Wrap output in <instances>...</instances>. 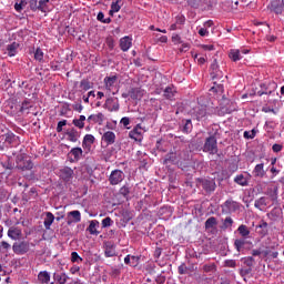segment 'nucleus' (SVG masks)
I'll list each match as a JSON object with an SVG mask.
<instances>
[{"label": "nucleus", "mask_w": 284, "mask_h": 284, "mask_svg": "<svg viewBox=\"0 0 284 284\" xmlns=\"http://www.w3.org/2000/svg\"><path fill=\"white\" fill-rule=\"evenodd\" d=\"M67 136L68 140L71 141V143H77V141H79V131L72 128L69 131H67Z\"/></svg>", "instance_id": "nucleus-34"}, {"label": "nucleus", "mask_w": 284, "mask_h": 284, "mask_svg": "<svg viewBox=\"0 0 284 284\" xmlns=\"http://www.w3.org/2000/svg\"><path fill=\"white\" fill-rule=\"evenodd\" d=\"M20 48L18 42H12L11 44L7 45L8 57H17V52Z\"/></svg>", "instance_id": "nucleus-30"}, {"label": "nucleus", "mask_w": 284, "mask_h": 284, "mask_svg": "<svg viewBox=\"0 0 284 284\" xmlns=\"http://www.w3.org/2000/svg\"><path fill=\"white\" fill-rule=\"evenodd\" d=\"M34 59L36 61H43V51L41 50V48H38L36 51H34Z\"/></svg>", "instance_id": "nucleus-59"}, {"label": "nucleus", "mask_w": 284, "mask_h": 284, "mask_svg": "<svg viewBox=\"0 0 284 284\" xmlns=\"http://www.w3.org/2000/svg\"><path fill=\"white\" fill-rule=\"evenodd\" d=\"M120 48L122 52H128L132 48V39L128 36L120 39Z\"/></svg>", "instance_id": "nucleus-23"}, {"label": "nucleus", "mask_w": 284, "mask_h": 284, "mask_svg": "<svg viewBox=\"0 0 284 284\" xmlns=\"http://www.w3.org/2000/svg\"><path fill=\"white\" fill-rule=\"evenodd\" d=\"M203 272L210 273V272H216V264H204L203 265Z\"/></svg>", "instance_id": "nucleus-54"}, {"label": "nucleus", "mask_w": 284, "mask_h": 284, "mask_svg": "<svg viewBox=\"0 0 284 284\" xmlns=\"http://www.w3.org/2000/svg\"><path fill=\"white\" fill-rule=\"evenodd\" d=\"M229 57L234 62L241 61V51L232 49L229 53Z\"/></svg>", "instance_id": "nucleus-48"}, {"label": "nucleus", "mask_w": 284, "mask_h": 284, "mask_svg": "<svg viewBox=\"0 0 284 284\" xmlns=\"http://www.w3.org/2000/svg\"><path fill=\"white\" fill-rule=\"evenodd\" d=\"M265 164L260 163L257 165H255L254 170H253V174L255 176V179H263L266 174L265 172Z\"/></svg>", "instance_id": "nucleus-28"}, {"label": "nucleus", "mask_w": 284, "mask_h": 284, "mask_svg": "<svg viewBox=\"0 0 284 284\" xmlns=\"http://www.w3.org/2000/svg\"><path fill=\"white\" fill-rule=\"evenodd\" d=\"M38 281L41 284H49L50 283V273L48 271H41L38 274Z\"/></svg>", "instance_id": "nucleus-36"}, {"label": "nucleus", "mask_w": 284, "mask_h": 284, "mask_svg": "<svg viewBox=\"0 0 284 284\" xmlns=\"http://www.w3.org/2000/svg\"><path fill=\"white\" fill-rule=\"evenodd\" d=\"M102 141H104L106 145H114V143L116 142V134H114V132L112 131H106L102 135Z\"/></svg>", "instance_id": "nucleus-22"}, {"label": "nucleus", "mask_w": 284, "mask_h": 284, "mask_svg": "<svg viewBox=\"0 0 284 284\" xmlns=\"http://www.w3.org/2000/svg\"><path fill=\"white\" fill-rule=\"evenodd\" d=\"M121 270H123V264L119 266H111L110 276H112L113 278H119V276H121Z\"/></svg>", "instance_id": "nucleus-41"}, {"label": "nucleus", "mask_w": 284, "mask_h": 284, "mask_svg": "<svg viewBox=\"0 0 284 284\" xmlns=\"http://www.w3.org/2000/svg\"><path fill=\"white\" fill-rule=\"evenodd\" d=\"M72 223H81L80 211H71L68 213L67 225H72Z\"/></svg>", "instance_id": "nucleus-18"}, {"label": "nucleus", "mask_w": 284, "mask_h": 284, "mask_svg": "<svg viewBox=\"0 0 284 284\" xmlns=\"http://www.w3.org/2000/svg\"><path fill=\"white\" fill-rule=\"evenodd\" d=\"M72 109H70V103L64 102L60 112L61 116H65L69 112H71Z\"/></svg>", "instance_id": "nucleus-56"}, {"label": "nucleus", "mask_w": 284, "mask_h": 284, "mask_svg": "<svg viewBox=\"0 0 284 284\" xmlns=\"http://www.w3.org/2000/svg\"><path fill=\"white\" fill-rule=\"evenodd\" d=\"M202 150L203 152H206L212 155L219 154V143L216 142V136L211 135L206 138Z\"/></svg>", "instance_id": "nucleus-3"}, {"label": "nucleus", "mask_w": 284, "mask_h": 284, "mask_svg": "<svg viewBox=\"0 0 284 284\" xmlns=\"http://www.w3.org/2000/svg\"><path fill=\"white\" fill-rule=\"evenodd\" d=\"M129 94L133 101H141L143 99V90L141 88H132Z\"/></svg>", "instance_id": "nucleus-24"}, {"label": "nucleus", "mask_w": 284, "mask_h": 284, "mask_svg": "<svg viewBox=\"0 0 284 284\" xmlns=\"http://www.w3.org/2000/svg\"><path fill=\"white\" fill-rule=\"evenodd\" d=\"M217 225L219 220H216V217L214 216L209 217L204 223L205 230H214V227H216Z\"/></svg>", "instance_id": "nucleus-35"}, {"label": "nucleus", "mask_w": 284, "mask_h": 284, "mask_svg": "<svg viewBox=\"0 0 284 284\" xmlns=\"http://www.w3.org/2000/svg\"><path fill=\"white\" fill-rule=\"evenodd\" d=\"M45 216L47 217L44 219L43 224H44L45 230H50V227L54 223V214H52V212H47Z\"/></svg>", "instance_id": "nucleus-37"}, {"label": "nucleus", "mask_w": 284, "mask_h": 284, "mask_svg": "<svg viewBox=\"0 0 284 284\" xmlns=\"http://www.w3.org/2000/svg\"><path fill=\"white\" fill-rule=\"evenodd\" d=\"M221 207L223 214H233L234 212H239V210H241V203L229 199L221 205Z\"/></svg>", "instance_id": "nucleus-4"}, {"label": "nucleus", "mask_w": 284, "mask_h": 284, "mask_svg": "<svg viewBox=\"0 0 284 284\" xmlns=\"http://www.w3.org/2000/svg\"><path fill=\"white\" fill-rule=\"evenodd\" d=\"M81 156H83V149H81V148H73L68 153V159H69L70 163H77V161H79V159H81Z\"/></svg>", "instance_id": "nucleus-10"}, {"label": "nucleus", "mask_w": 284, "mask_h": 284, "mask_svg": "<svg viewBox=\"0 0 284 284\" xmlns=\"http://www.w3.org/2000/svg\"><path fill=\"white\" fill-rule=\"evenodd\" d=\"M99 227V221L97 220H91L90 224L87 229V232H89L90 234H92L93 236H99V234H101V232H99L97 229Z\"/></svg>", "instance_id": "nucleus-27"}, {"label": "nucleus", "mask_w": 284, "mask_h": 284, "mask_svg": "<svg viewBox=\"0 0 284 284\" xmlns=\"http://www.w3.org/2000/svg\"><path fill=\"white\" fill-rule=\"evenodd\" d=\"M17 168L18 170H22V172H26V170H32L34 168V164L32 163V160H26L23 158L17 159Z\"/></svg>", "instance_id": "nucleus-11"}, {"label": "nucleus", "mask_w": 284, "mask_h": 284, "mask_svg": "<svg viewBox=\"0 0 284 284\" xmlns=\"http://www.w3.org/2000/svg\"><path fill=\"white\" fill-rule=\"evenodd\" d=\"M68 275L63 272H55L53 273V280H54V283L57 284H65L68 283Z\"/></svg>", "instance_id": "nucleus-26"}, {"label": "nucleus", "mask_w": 284, "mask_h": 284, "mask_svg": "<svg viewBox=\"0 0 284 284\" xmlns=\"http://www.w3.org/2000/svg\"><path fill=\"white\" fill-rule=\"evenodd\" d=\"M268 9L271 10V12H274L275 14H283V10H284L283 0L271 1V3L268 4Z\"/></svg>", "instance_id": "nucleus-8"}, {"label": "nucleus", "mask_w": 284, "mask_h": 284, "mask_svg": "<svg viewBox=\"0 0 284 284\" xmlns=\"http://www.w3.org/2000/svg\"><path fill=\"white\" fill-rule=\"evenodd\" d=\"M48 3H50V0H40L38 3V10H40V12H49L50 8L48 7Z\"/></svg>", "instance_id": "nucleus-44"}, {"label": "nucleus", "mask_w": 284, "mask_h": 284, "mask_svg": "<svg viewBox=\"0 0 284 284\" xmlns=\"http://www.w3.org/2000/svg\"><path fill=\"white\" fill-rule=\"evenodd\" d=\"M189 114L194 121L201 122L207 121V115L210 112H207L206 104H197L189 111Z\"/></svg>", "instance_id": "nucleus-1"}, {"label": "nucleus", "mask_w": 284, "mask_h": 284, "mask_svg": "<svg viewBox=\"0 0 284 284\" xmlns=\"http://www.w3.org/2000/svg\"><path fill=\"white\" fill-rule=\"evenodd\" d=\"M80 88L84 92H88V90H92V82H90L88 79H83L80 81Z\"/></svg>", "instance_id": "nucleus-46"}, {"label": "nucleus", "mask_w": 284, "mask_h": 284, "mask_svg": "<svg viewBox=\"0 0 284 284\" xmlns=\"http://www.w3.org/2000/svg\"><path fill=\"white\" fill-rule=\"evenodd\" d=\"M255 232L261 236V239H264V236H267L270 234L268 224L265 221H261L260 224L255 226Z\"/></svg>", "instance_id": "nucleus-13"}, {"label": "nucleus", "mask_w": 284, "mask_h": 284, "mask_svg": "<svg viewBox=\"0 0 284 284\" xmlns=\"http://www.w3.org/2000/svg\"><path fill=\"white\" fill-rule=\"evenodd\" d=\"M232 225H234V220L231 216H227L224 220H222V230H231Z\"/></svg>", "instance_id": "nucleus-43"}, {"label": "nucleus", "mask_w": 284, "mask_h": 284, "mask_svg": "<svg viewBox=\"0 0 284 284\" xmlns=\"http://www.w3.org/2000/svg\"><path fill=\"white\" fill-rule=\"evenodd\" d=\"M250 274H252V268L251 267H246V268H240V276H242V278H247V276H250Z\"/></svg>", "instance_id": "nucleus-55"}, {"label": "nucleus", "mask_w": 284, "mask_h": 284, "mask_svg": "<svg viewBox=\"0 0 284 284\" xmlns=\"http://www.w3.org/2000/svg\"><path fill=\"white\" fill-rule=\"evenodd\" d=\"M74 176V170H72L70 166H65L60 170V178L65 183L70 182V180Z\"/></svg>", "instance_id": "nucleus-16"}, {"label": "nucleus", "mask_w": 284, "mask_h": 284, "mask_svg": "<svg viewBox=\"0 0 284 284\" xmlns=\"http://www.w3.org/2000/svg\"><path fill=\"white\" fill-rule=\"evenodd\" d=\"M163 97H165L169 100L174 99V90L172 89V87L165 88Z\"/></svg>", "instance_id": "nucleus-51"}, {"label": "nucleus", "mask_w": 284, "mask_h": 284, "mask_svg": "<svg viewBox=\"0 0 284 284\" xmlns=\"http://www.w3.org/2000/svg\"><path fill=\"white\" fill-rule=\"evenodd\" d=\"M71 262H72V263H83V257H80V256H79V253L75 252V251H73V252L71 253Z\"/></svg>", "instance_id": "nucleus-53"}, {"label": "nucleus", "mask_w": 284, "mask_h": 284, "mask_svg": "<svg viewBox=\"0 0 284 284\" xmlns=\"http://www.w3.org/2000/svg\"><path fill=\"white\" fill-rule=\"evenodd\" d=\"M181 128H182L181 130H182L183 134L192 133V130H194V125L192 124V120L191 119L182 120Z\"/></svg>", "instance_id": "nucleus-25"}, {"label": "nucleus", "mask_w": 284, "mask_h": 284, "mask_svg": "<svg viewBox=\"0 0 284 284\" xmlns=\"http://www.w3.org/2000/svg\"><path fill=\"white\" fill-rule=\"evenodd\" d=\"M210 74H211V78L213 81L216 79H221L223 77V71H221V69H219V62L216 61V59H214L211 64Z\"/></svg>", "instance_id": "nucleus-15"}, {"label": "nucleus", "mask_w": 284, "mask_h": 284, "mask_svg": "<svg viewBox=\"0 0 284 284\" xmlns=\"http://www.w3.org/2000/svg\"><path fill=\"white\" fill-rule=\"evenodd\" d=\"M104 120H105V115L101 112L98 114H91L87 119L89 123H98V125H103Z\"/></svg>", "instance_id": "nucleus-21"}, {"label": "nucleus", "mask_w": 284, "mask_h": 284, "mask_svg": "<svg viewBox=\"0 0 284 284\" xmlns=\"http://www.w3.org/2000/svg\"><path fill=\"white\" fill-rule=\"evenodd\" d=\"M92 143H94V135L92 134L84 135L82 141L83 148H88V145H92Z\"/></svg>", "instance_id": "nucleus-47"}, {"label": "nucleus", "mask_w": 284, "mask_h": 284, "mask_svg": "<svg viewBox=\"0 0 284 284\" xmlns=\"http://www.w3.org/2000/svg\"><path fill=\"white\" fill-rule=\"evenodd\" d=\"M271 252V258H278V243L271 242L268 246H266Z\"/></svg>", "instance_id": "nucleus-31"}, {"label": "nucleus", "mask_w": 284, "mask_h": 284, "mask_svg": "<svg viewBox=\"0 0 284 284\" xmlns=\"http://www.w3.org/2000/svg\"><path fill=\"white\" fill-rule=\"evenodd\" d=\"M141 129L139 126L134 128L129 132V138L133 139V141H141Z\"/></svg>", "instance_id": "nucleus-42"}, {"label": "nucleus", "mask_w": 284, "mask_h": 284, "mask_svg": "<svg viewBox=\"0 0 284 284\" xmlns=\"http://www.w3.org/2000/svg\"><path fill=\"white\" fill-rule=\"evenodd\" d=\"M237 232H239L240 236H242V239H248L250 237V229L245 224H241L237 227Z\"/></svg>", "instance_id": "nucleus-38"}, {"label": "nucleus", "mask_w": 284, "mask_h": 284, "mask_svg": "<svg viewBox=\"0 0 284 284\" xmlns=\"http://www.w3.org/2000/svg\"><path fill=\"white\" fill-rule=\"evenodd\" d=\"M234 183L241 185L242 187H247V185H250V178H245L244 174H237L234 178Z\"/></svg>", "instance_id": "nucleus-29"}, {"label": "nucleus", "mask_w": 284, "mask_h": 284, "mask_svg": "<svg viewBox=\"0 0 284 284\" xmlns=\"http://www.w3.org/2000/svg\"><path fill=\"white\" fill-rule=\"evenodd\" d=\"M104 108H108L109 112H119V98H109L104 103Z\"/></svg>", "instance_id": "nucleus-12"}, {"label": "nucleus", "mask_w": 284, "mask_h": 284, "mask_svg": "<svg viewBox=\"0 0 284 284\" xmlns=\"http://www.w3.org/2000/svg\"><path fill=\"white\" fill-rule=\"evenodd\" d=\"M196 186L202 187L206 194L216 192V180L212 178H197L195 180Z\"/></svg>", "instance_id": "nucleus-2"}, {"label": "nucleus", "mask_w": 284, "mask_h": 284, "mask_svg": "<svg viewBox=\"0 0 284 284\" xmlns=\"http://www.w3.org/2000/svg\"><path fill=\"white\" fill-rule=\"evenodd\" d=\"M4 143L8 145H19V136L14 134L12 131H8L2 135Z\"/></svg>", "instance_id": "nucleus-9"}, {"label": "nucleus", "mask_w": 284, "mask_h": 284, "mask_svg": "<svg viewBox=\"0 0 284 284\" xmlns=\"http://www.w3.org/2000/svg\"><path fill=\"white\" fill-rule=\"evenodd\" d=\"M22 235L23 233L21 232V229L17 226H12L8 230V236L12 241H19V239H21Z\"/></svg>", "instance_id": "nucleus-20"}, {"label": "nucleus", "mask_w": 284, "mask_h": 284, "mask_svg": "<svg viewBox=\"0 0 284 284\" xmlns=\"http://www.w3.org/2000/svg\"><path fill=\"white\" fill-rule=\"evenodd\" d=\"M256 136V130L244 131V139H254Z\"/></svg>", "instance_id": "nucleus-61"}, {"label": "nucleus", "mask_w": 284, "mask_h": 284, "mask_svg": "<svg viewBox=\"0 0 284 284\" xmlns=\"http://www.w3.org/2000/svg\"><path fill=\"white\" fill-rule=\"evenodd\" d=\"M130 190H132L130 184H124L123 186L120 187L119 194L121 196H123L124 199H126V201H128L130 199Z\"/></svg>", "instance_id": "nucleus-40"}, {"label": "nucleus", "mask_w": 284, "mask_h": 284, "mask_svg": "<svg viewBox=\"0 0 284 284\" xmlns=\"http://www.w3.org/2000/svg\"><path fill=\"white\" fill-rule=\"evenodd\" d=\"M265 205H267V199L265 196L255 200L254 207H256L257 210H261V207Z\"/></svg>", "instance_id": "nucleus-49"}, {"label": "nucleus", "mask_w": 284, "mask_h": 284, "mask_svg": "<svg viewBox=\"0 0 284 284\" xmlns=\"http://www.w3.org/2000/svg\"><path fill=\"white\" fill-rule=\"evenodd\" d=\"M223 267H236V260H225Z\"/></svg>", "instance_id": "nucleus-60"}, {"label": "nucleus", "mask_w": 284, "mask_h": 284, "mask_svg": "<svg viewBox=\"0 0 284 284\" xmlns=\"http://www.w3.org/2000/svg\"><path fill=\"white\" fill-rule=\"evenodd\" d=\"M125 179V173L123 171L115 169L111 172L109 176L110 185H119Z\"/></svg>", "instance_id": "nucleus-6"}, {"label": "nucleus", "mask_w": 284, "mask_h": 284, "mask_svg": "<svg viewBox=\"0 0 284 284\" xmlns=\"http://www.w3.org/2000/svg\"><path fill=\"white\" fill-rule=\"evenodd\" d=\"M245 245H252V242L247 241L246 237H240L234 241V247L236 252H243Z\"/></svg>", "instance_id": "nucleus-19"}, {"label": "nucleus", "mask_w": 284, "mask_h": 284, "mask_svg": "<svg viewBox=\"0 0 284 284\" xmlns=\"http://www.w3.org/2000/svg\"><path fill=\"white\" fill-rule=\"evenodd\" d=\"M202 1H203V0H186V3H187V6H190L191 8L197 9V8H200Z\"/></svg>", "instance_id": "nucleus-58"}, {"label": "nucleus", "mask_w": 284, "mask_h": 284, "mask_svg": "<svg viewBox=\"0 0 284 284\" xmlns=\"http://www.w3.org/2000/svg\"><path fill=\"white\" fill-rule=\"evenodd\" d=\"M113 221L110 216L102 220V227H110L112 225Z\"/></svg>", "instance_id": "nucleus-64"}, {"label": "nucleus", "mask_w": 284, "mask_h": 284, "mask_svg": "<svg viewBox=\"0 0 284 284\" xmlns=\"http://www.w3.org/2000/svg\"><path fill=\"white\" fill-rule=\"evenodd\" d=\"M104 247V256L106 258H112V256H116V244L112 241L103 242Z\"/></svg>", "instance_id": "nucleus-7"}, {"label": "nucleus", "mask_w": 284, "mask_h": 284, "mask_svg": "<svg viewBox=\"0 0 284 284\" xmlns=\"http://www.w3.org/2000/svg\"><path fill=\"white\" fill-rule=\"evenodd\" d=\"M274 87H273V90L272 89H270V87L267 85V84H265V83H262L261 85H260V88H261V90H258L257 92H255V94L257 95V97H263L264 94L266 95V97H272V94H274L276 91V84H273Z\"/></svg>", "instance_id": "nucleus-14"}, {"label": "nucleus", "mask_w": 284, "mask_h": 284, "mask_svg": "<svg viewBox=\"0 0 284 284\" xmlns=\"http://www.w3.org/2000/svg\"><path fill=\"white\" fill-rule=\"evenodd\" d=\"M10 247H12L10 243L6 241L0 242V252L2 253L9 252Z\"/></svg>", "instance_id": "nucleus-57"}, {"label": "nucleus", "mask_w": 284, "mask_h": 284, "mask_svg": "<svg viewBox=\"0 0 284 284\" xmlns=\"http://www.w3.org/2000/svg\"><path fill=\"white\" fill-rule=\"evenodd\" d=\"M266 196L271 199V201H273V203L275 201L278 200V187L275 186L274 189L268 187L265 192Z\"/></svg>", "instance_id": "nucleus-32"}, {"label": "nucleus", "mask_w": 284, "mask_h": 284, "mask_svg": "<svg viewBox=\"0 0 284 284\" xmlns=\"http://www.w3.org/2000/svg\"><path fill=\"white\" fill-rule=\"evenodd\" d=\"M72 109L75 111V112H83V104H81V100H78L77 103L72 104Z\"/></svg>", "instance_id": "nucleus-62"}, {"label": "nucleus", "mask_w": 284, "mask_h": 284, "mask_svg": "<svg viewBox=\"0 0 284 284\" xmlns=\"http://www.w3.org/2000/svg\"><path fill=\"white\" fill-rule=\"evenodd\" d=\"M163 165H179V155L175 152H170L163 160Z\"/></svg>", "instance_id": "nucleus-17"}, {"label": "nucleus", "mask_w": 284, "mask_h": 284, "mask_svg": "<svg viewBox=\"0 0 284 284\" xmlns=\"http://www.w3.org/2000/svg\"><path fill=\"white\" fill-rule=\"evenodd\" d=\"M12 250L18 256H23V254H28V252H30V242L28 241L14 242L12 245Z\"/></svg>", "instance_id": "nucleus-5"}, {"label": "nucleus", "mask_w": 284, "mask_h": 284, "mask_svg": "<svg viewBox=\"0 0 284 284\" xmlns=\"http://www.w3.org/2000/svg\"><path fill=\"white\" fill-rule=\"evenodd\" d=\"M223 84H219L217 82H214V85L211 88V92H215L216 94L223 93Z\"/></svg>", "instance_id": "nucleus-52"}, {"label": "nucleus", "mask_w": 284, "mask_h": 284, "mask_svg": "<svg viewBox=\"0 0 284 284\" xmlns=\"http://www.w3.org/2000/svg\"><path fill=\"white\" fill-rule=\"evenodd\" d=\"M242 262L244 265H246L247 267H251V268H253L254 265H256V260L254 258V256L243 257Z\"/></svg>", "instance_id": "nucleus-45"}, {"label": "nucleus", "mask_w": 284, "mask_h": 284, "mask_svg": "<svg viewBox=\"0 0 284 284\" xmlns=\"http://www.w3.org/2000/svg\"><path fill=\"white\" fill-rule=\"evenodd\" d=\"M120 3H121V0H116L115 2L111 3L112 12H119L121 10V7L119 6Z\"/></svg>", "instance_id": "nucleus-63"}, {"label": "nucleus", "mask_w": 284, "mask_h": 284, "mask_svg": "<svg viewBox=\"0 0 284 284\" xmlns=\"http://www.w3.org/2000/svg\"><path fill=\"white\" fill-rule=\"evenodd\" d=\"M118 77L116 75H112V77H105L104 78V85L106 90H112V88H114V84L118 81Z\"/></svg>", "instance_id": "nucleus-33"}, {"label": "nucleus", "mask_w": 284, "mask_h": 284, "mask_svg": "<svg viewBox=\"0 0 284 284\" xmlns=\"http://www.w3.org/2000/svg\"><path fill=\"white\" fill-rule=\"evenodd\" d=\"M32 108V100L26 99L20 106V112L23 113L26 110H30Z\"/></svg>", "instance_id": "nucleus-50"}, {"label": "nucleus", "mask_w": 284, "mask_h": 284, "mask_svg": "<svg viewBox=\"0 0 284 284\" xmlns=\"http://www.w3.org/2000/svg\"><path fill=\"white\" fill-rule=\"evenodd\" d=\"M72 123L75 128H79V130H83L85 128V115H80L79 119H73Z\"/></svg>", "instance_id": "nucleus-39"}]
</instances>
